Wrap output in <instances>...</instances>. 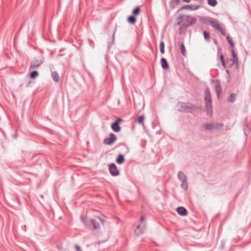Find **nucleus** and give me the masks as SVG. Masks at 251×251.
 <instances>
[{"instance_id":"12","label":"nucleus","mask_w":251,"mask_h":251,"mask_svg":"<svg viewBox=\"0 0 251 251\" xmlns=\"http://www.w3.org/2000/svg\"><path fill=\"white\" fill-rule=\"evenodd\" d=\"M200 7L199 5L189 4V5H185L181 7L177 10V12L178 13L182 9H189L190 10H195L198 9Z\"/></svg>"},{"instance_id":"6","label":"nucleus","mask_w":251,"mask_h":251,"mask_svg":"<svg viewBox=\"0 0 251 251\" xmlns=\"http://www.w3.org/2000/svg\"><path fill=\"white\" fill-rule=\"evenodd\" d=\"M145 218L143 216H141L140 218L141 224L137 226L135 229L134 232L136 235L139 236L142 234L145 230L146 228V224L144 223Z\"/></svg>"},{"instance_id":"9","label":"nucleus","mask_w":251,"mask_h":251,"mask_svg":"<svg viewBox=\"0 0 251 251\" xmlns=\"http://www.w3.org/2000/svg\"><path fill=\"white\" fill-rule=\"evenodd\" d=\"M43 62V60L39 58H35L31 61L30 69H36L38 68Z\"/></svg>"},{"instance_id":"33","label":"nucleus","mask_w":251,"mask_h":251,"mask_svg":"<svg viewBox=\"0 0 251 251\" xmlns=\"http://www.w3.org/2000/svg\"><path fill=\"white\" fill-rule=\"evenodd\" d=\"M203 34L204 39L207 41H209V38H210V35H209V33L205 30L203 31Z\"/></svg>"},{"instance_id":"8","label":"nucleus","mask_w":251,"mask_h":251,"mask_svg":"<svg viewBox=\"0 0 251 251\" xmlns=\"http://www.w3.org/2000/svg\"><path fill=\"white\" fill-rule=\"evenodd\" d=\"M117 139V137L116 135L113 133H111L109 134V138H106L103 140V144L107 145H112Z\"/></svg>"},{"instance_id":"7","label":"nucleus","mask_w":251,"mask_h":251,"mask_svg":"<svg viewBox=\"0 0 251 251\" xmlns=\"http://www.w3.org/2000/svg\"><path fill=\"white\" fill-rule=\"evenodd\" d=\"M211 26L214 28L215 29L218 30L219 32L221 33V34L225 36L226 34V31L224 29V28L220 25L219 22L216 20L213 19L211 24Z\"/></svg>"},{"instance_id":"10","label":"nucleus","mask_w":251,"mask_h":251,"mask_svg":"<svg viewBox=\"0 0 251 251\" xmlns=\"http://www.w3.org/2000/svg\"><path fill=\"white\" fill-rule=\"evenodd\" d=\"M108 167L109 172L112 176H116L119 175V172L114 164H110L108 165Z\"/></svg>"},{"instance_id":"27","label":"nucleus","mask_w":251,"mask_h":251,"mask_svg":"<svg viewBox=\"0 0 251 251\" xmlns=\"http://www.w3.org/2000/svg\"><path fill=\"white\" fill-rule=\"evenodd\" d=\"M226 40L228 41V42L230 45V47L233 49L234 47V43L233 42L232 39L230 38V36H227L226 37Z\"/></svg>"},{"instance_id":"11","label":"nucleus","mask_w":251,"mask_h":251,"mask_svg":"<svg viewBox=\"0 0 251 251\" xmlns=\"http://www.w3.org/2000/svg\"><path fill=\"white\" fill-rule=\"evenodd\" d=\"M215 90L216 92L217 97L219 98L220 95L222 93V90L220 81L218 79L215 81Z\"/></svg>"},{"instance_id":"22","label":"nucleus","mask_w":251,"mask_h":251,"mask_svg":"<svg viewBox=\"0 0 251 251\" xmlns=\"http://www.w3.org/2000/svg\"><path fill=\"white\" fill-rule=\"evenodd\" d=\"M51 76L52 77L53 80L55 82H57L59 80V75L56 72H53L51 73Z\"/></svg>"},{"instance_id":"38","label":"nucleus","mask_w":251,"mask_h":251,"mask_svg":"<svg viewBox=\"0 0 251 251\" xmlns=\"http://www.w3.org/2000/svg\"><path fill=\"white\" fill-rule=\"evenodd\" d=\"M183 1L189 3L191 1V0H183Z\"/></svg>"},{"instance_id":"25","label":"nucleus","mask_w":251,"mask_h":251,"mask_svg":"<svg viewBox=\"0 0 251 251\" xmlns=\"http://www.w3.org/2000/svg\"><path fill=\"white\" fill-rule=\"evenodd\" d=\"M141 12V9L139 6H137L136 8L132 11V13L134 16L138 15Z\"/></svg>"},{"instance_id":"3","label":"nucleus","mask_w":251,"mask_h":251,"mask_svg":"<svg viewBox=\"0 0 251 251\" xmlns=\"http://www.w3.org/2000/svg\"><path fill=\"white\" fill-rule=\"evenodd\" d=\"M177 110L180 112H192L196 108V106L191 103L178 102L176 104Z\"/></svg>"},{"instance_id":"36","label":"nucleus","mask_w":251,"mask_h":251,"mask_svg":"<svg viewBox=\"0 0 251 251\" xmlns=\"http://www.w3.org/2000/svg\"><path fill=\"white\" fill-rule=\"evenodd\" d=\"M75 249H76V251H81V249H80V247L78 245H76L75 246Z\"/></svg>"},{"instance_id":"5","label":"nucleus","mask_w":251,"mask_h":251,"mask_svg":"<svg viewBox=\"0 0 251 251\" xmlns=\"http://www.w3.org/2000/svg\"><path fill=\"white\" fill-rule=\"evenodd\" d=\"M224 124L220 123H206L203 124L202 126L207 130L212 131L214 129H218L223 127Z\"/></svg>"},{"instance_id":"23","label":"nucleus","mask_w":251,"mask_h":251,"mask_svg":"<svg viewBox=\"0 0 251 251\" xmlns=\"http://www.w3.org/2000/svg\"><path fill=\"white\" fill-rule=\"evenodd\" d=\"M127 21L129 23L134 24L136 21V18H135V16L131 15L128 17Z\"/></svg>"},{"instance_id":"20","label":"nucleus","mask_w":251,"mask_h":251,"mask_svg":"<svg viewBox=\"0 0 251 251\" xmlns=\"http://www.w3.org/2000/svg\"><path fill=\"white\" fill-rule=\"evenodd\" d=\"M231 54H232V58L231 59L233 63H235L238 62V58L235 53V52L233 49L231 50Z\"/></svg>"},{"instance_id":"14","label":"nucleus","mask_w":251,"mask_h":251,"mask_svg":"<svg viewBox=\"0 0 251 251\" xmlns=\"http://www.w3.org/2000/svg\"><path fill=\"white\" fill-rule=\"evenodd\" d=\"M177 177L181 181H185L187 180L186 176L182 171H179L178 172Z\"/></svg>"},{"instance_id":"32","label":"nucleus","mask_w":251,"mask_h":251,"mask_svg":"<svg viewBox=\"0 0 251 251\" xmlns=\"http://www.w3.org/2000/svg\"><path fill=\"white\" fill-rule=\"evenodd\" d=\"M144 120V116L143 115H141L138 117L137 122L139 124L143 125Z\"/></svg>"},{"instance_id":"13","label":"nucleus","mask_w":251,"mask_h":251,"mask_svg":"<svg viewBox=\"0 0 251 251\" xmlns=\"http://www.w3.org/2000/svg\"><path fill=\"white\" fill-rule=\"evenodd\" d=\"M177 213L181 216H186L187 215V210L183 207H179L177 208Z\"/></svg>"},{"instance_id":"16","label":"nucleus","mask_w":251,"mask_h":251,"mask_svg":"<svg viewBox=\"0 0 251 251\" xmlns=\"http://www.w3.org/2000/svg\"><path fill=\"white\" fill-rule=\"evenodd\" d=\"M111 128L112 130L115 132H119L121 130V127L119 126V125L117 122H114L111 125Z\"/></svg>"},{"instance_id":"19","label":"nucleus","mask_w":251,"mask_h":251,"mask_svg":"<svg viewBox=\"0 0 251 251\" xmlns=\"http://www.w3.org/2000/svg\"><path fill=\"white\" fill-rule=\"evenodd\" d=\"M179 3H180V0H172L170 1V7L171 8L174 9Z\"/></svg>"},{"instance_id":"15","label":"nucleus","mask_w":251,"mask_h":251,"mask_svg":"<svg viewBox=\"0 0 251 251\" xmlns=\"http://www.w3.org/2000/svg\"><path fill=\"white\" fill-rule=\"evenodd\" d=\"M161 64L162 68L164 69H168L169 67V64L167 60L164 58H162L161 59Z\"/></svg>"},{"instance_id":"4","label":"nucleus","mask_w":251,"mask_h":251,"mask_svg":"<svg viewBox=\"0 0 251 251\" xmlns=\"http://www.w3.org/2000/svg\"><path fill=\"white\" fill-rule=\"evenodd\" d=\"M186 20V22L184 24L188 27L197 22V18L195 17H191L190 16H186L185 15H180L177 19V25H180L183 21Z\"/></svg>"},{"instance_id":"28","label":"nucleus","mask_w":251,"mask_h":251,"mask_svg":"<svg viewBox=\"0 0 251 251\" xmlns=\"http://www.w3.org/2000/svg\"><path fill=\"white\" fill-rule=\"evenodd\" d=\"M181 187L184 190H186L188 188V184L187 180L185 181H181Z\"/></svg>"},{"instance_id":"24","label":"nucleus","mask_w":251,"mask_h":251,"mask_svg":"<svg viewBox=\"0 0 251 251\" xmlns=\"http://www.w3.org/2000/svg\"><path fill=\"white\" fill-rule=\"evenodd\" d=\"M236 95L235 94L231 93V94H230V95L228 99V101L229 102H233L235 101V100L236 99Z\"/></svg>"},{"instance_id":"21","label":"nucleus","mask_w":251,"mask_h":251,"mask_svg":"<svg viewBox=\"0 0 251 251\" xmlns=\"http://www.w3.org/2000/svg\"><path fill=\"white\" fill-rule=\"evenodd\" d=\"M125 157L123 154H119L116 159V162L119 164L123 163L125 162Z\"/></svg>"},{"instance_id":"2","label":"nucleus","mask_w":251,"mask_h":251,"mask_svg":"<svg viewBox=\"0 0 251 251\" xmlns=\"http://www.w3.org/2000/svg\"><path fill=\"white\" fill-rule=\"evenodd\" d=\"M204 100L206 113L211 117L212 115V99L210 91L208 88H206L204 91Z\"/></svg>"},{"instance_id":"1","label":"nucleus","mask_w":251,"mask_h":251,"mask_svg":"<svg viewBox=\"0 0 251 251\" xmlns=\"http://www.w3.org/2000/svg\"><path fill=\"white\" fill-rule=\"evenodd\" d=\"M80 220L84 226L90 229L95 230L100 229L99 223L94 219H88L84 216H80Z\"/></svg>"},{"instance_id":"26","label":"nucleus","mask_w":251,"mask_h":251,"mask_svg":"<svg viewBox=\"0 0 251 251\" xmlns=\"http://www.w3.org/2000/svg\"><path fill=\"white\" fill-rule=\"evenodd\" d=\"M208 4L213 7L215 6L217 4L216 0H207Z\"/></svg>"},{"instance_id":"37","label":"nucleus","mask_w":251,"mask_h":251,"mask_svg":"<svg viewBox=\"0 0 251 251\" xmlns=\"http://www.w3.org/2000/svg\"><path fill=\"white\" fill-rule=\"evenodd\" d=\"M122 119L118 118V119H116V120L115 121V122H117V123H118L119 124V123L122 122Z\"/></svg>"},{"instance_id":"17","label":"nucleus","mask_w":251,"mask_h":251,"mask_svg":"<svg viewBox=\"0 0 251 251\" xmlns=\"http://www.w3.org/2000/svg\"><path fill=\"white\" fill-rule=\"evenodd\" d=\"M213 18H210V17H203L201 19V21L202 23L205 24H209L211 25L213 20Z\"/></svg>"},{"instance_id":"31","label":"nucleus","mask_w":251,"mask_h":251,"mask_svg":"<svg viewBox=\"0 0 251 251\" xmlns=\"http://www.w3.org/2000/svg\"><path fill=\"white\" fill-rule=\"evenodd\" d=\"M180 50H181V51L182 54L183 55H185L186 50H185V46H184V45L183 43H182L181 44V45H180Z\"/></svg>"},{"instance_id":"30","label":"nucleus","mask_w":251,"mask_h":251,"mask_svg":"<svg viewBox=\"0 0 251 251\" xmlns=\"http://www.w3.org/2000/svg\"><path fill=\"white\" fill-rule=\"evenodd\" d=\"M164 46H165V45H164V42L162 41H161V42L160 43L159 47H160V52L162 54H163L165 52Z\"/></svg>"},{"instance_id":"35","label":"nucleus","mask_w":251,"mask_h":251,"mask_svg":"<svg viewBox=\"0 0 251 251\" xmlns=\"http://www.w3.org/2000/svg\"><path fill=\"white\" fill-rule=\"evenodd\" d=\"M220 59L221 60V63L222 64V65H223V66H225V61H224V56L223 55H220Z\"/></svg>"},{"instance_id":"18","label":"nucleus","mask_w":251,"mask_h":251,"mask_svg":"<svg viewBox=\"0 0 251 251\" xmlns=\"http://www.w3.org/2000/svg\"><path fill=\"white\" fill-rule=\"evenodd\" d=\"M188 26L183 23L179 27L178 32L180 34H183L185 33Z\"/></svg>"},{"instance_id":"34","label":"nucleus","mask_w":251,"mask_h":251,"mask_svg":"<svg viewBox=\"0 0 251 251\" xmlns=\"http://www.w3.org/2000/svg\"><path fill=\"white\" fill-rule=\"evenodd\" d=\"M97 218L100 221L101 224L103 225L104 222H105V218L104 217H98Z\"/></svg>"},{"instance_id":"29","label":"nucleus","mask_w":251,"mask_h":251,"mask_svg":"<svg viewBox=\"0 0 251 251\" xmlns=\"http://www.w3.org/2000/svg\"><path fill=\"white\" fill-rule=\"evenodd\" d=\"M38 72L37 71H32L30 74V77L31 78H35L38 75Z\"/></svg>"}]
</instances>
